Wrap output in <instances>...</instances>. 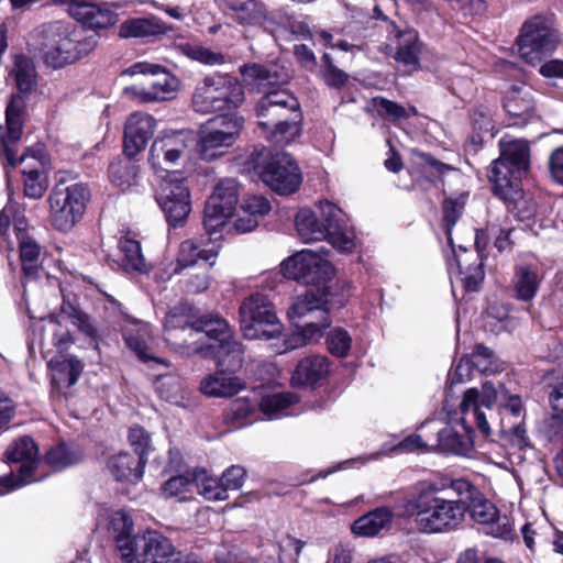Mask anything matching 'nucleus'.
<instances>
[{
  "label": "nucleus",
  "mask_w": 563,
  "mask_h": 563,
  "mask_svg": "<svg viewBox=\"0 0 563 563\" xmlns=\"http://www.w3.org/2000/svg\"><path fill=\"white\" fill-rule=\"evenodd\" d=\"M136 544V563H176L181 555L172 541L157 531H147Z\"/></svg>",
  "instance_id": "393cba45"
},
{
  "label": "nucleus",
  "mask_w": 563,
  "mask_h": 563,
  "mask_svg": "<svg viewBox=\"0 0 563 563\" xmlns=\"http://www.w3.org/2000/svg\"><path fill=\"white\" fill-rule=\"evenodd\" d=\"M241 13L234 15V20L240 24L258 25L262 22L263 11L254 0H249L239 7Z\"/></svg>",
  "instance_id": "bf43d9fd"
},
{
  "label": "nucleus",
  "mask_w": 563,
  "mask_h": 563,
  "mask_svg": "<svg viewBox=\"0 0 563 563\" xmlns=\"http://www.w3.org/2000/svg\"><path fill=\"white\" fill-rule=\"evenodd\" d=\"M119 250L122 254L120 266L125 272L146 273L148 265L142 254L139 241L129 236H122L119 241Z\"/></svg>",
  "instance_id": "58836bf2"
},
{
  "label": "nucleus",
  "mask_w": 563,
  "mask_h": 563,
  "mask_svg": "<svg viewBox=\"0 0 563 563\" xmlns=\"http://www.w3.org/2000/svg\"><path fill=\"white\" fill-rule=\"evenodd\" d=\"M168 30L162 20L151 15L122 22L119 27V35L122 38H150L166 34Z\"/></svg>",
  "instance_id": "473e14b6"
},
{
  "label": "nucleus",
  "mask_w": 563,
  "mask_h": 563,
  "mask_svg": "<svg viewBox=\"0 0 563 563\" xmlns=\"http://www.w3.org/2000/svg\"><path fill=\"white\" fill-rule=\"evenodd\" d=\"M299 397L290 391L274 393L262 397L260 402L261 411L267 416L268 419H279L286 416L296 415L292 409Z\"/></svg>",
  "instance_id": "e433bc0d"
},
{
  "label": "nucleus",
  "mask_w": 563,
  "mask_h": 563,
  "mask_svg": "<svg viewBox=\"0 0 563 563\" xmlns=\"http://www.w3.org/2000/svg\"><path fill=\"white\" fill-rule=\"evenodd\" d=\"M262 135L275 145L292 142L300 134L302 114L298 99L286 89L266 92L256 103Z\"/></svg>",
  "instance_id": "39448f33"
},
{
  "label": "nucleus",
  "mask_w": 563,
  "mask_h": 563,
  "mask_svg": "<svg viewBox=\"0 0 563 563\" xmlns=\"http://www.w3.org/2000/svg\"><path fill=\"white\" fill-rule=\"evenodd\" d=\"M10 75L14 78L20 92L30 93L36 88L37 73L31 58L24 55L14 56Z\"/></svg>",
  "instance_id": "ea45409f"
},
{
  "label": "nucleus",
  "mask_w": 563,
  "mask_h": 563,
  "mask_svg": "<svg viewBox=\"0 0 563 563\" xmlns=\"http://www.w3.org/2000/svg\"><path fill=\"white\" fill-rule=\"evenodd\" d=\"M506 112L514 118L522 119L527 122L533 111V101L522 89L514 88L504 100Z\"/></svg>",
  "instance_id": "a19ab883"
},
{
  "label": "nucleus",
  "mask_w": 563,
  "mask_h": 563,
  "mask_svg": "<svg viewBox=\"0 0 563 563\" xmlns=\"http://www.w3.org/2000/svg\"><path fill=\"white\" fill-rule=\"evenodd\" d=\"M219 246L212 244L211 247H205L203 241L186 240L180 243L176 263L170 262L168 267L156 272L155 276L162 282L168 280L173 275L180 273L184 268L197 264L199 260L214 264L218 256Z\"/></svg>",
  "instance_id": "5701e85b"
},
{
  "label": "nucleus",
  "mask_w": 563,
  "mask_h": 563,
  "mask_svg": "<svg viewBox=\"0 0 563 563\" xmlns=\"http://www.w3.org/2000/svg\"><path fill=\"white\" fill-rule=\"evenodd\" d=\"M36 36L41 58L54 69L79 60L95 47L92 37L85 36L71 24L62 21L43 24Z\"/></svg>",
  "instance_id": "0eeeda50"
},
{
  "label": "nucleus",
  "mask_w": 563,
  "mask_h": 563,
  "mask_svg": "<svg viewBox=\"0 0 563 563\" xmlns=\"http://www.w3.org/2000/svg\"><path fill=\"white\" fill-rule=\"evenodd\" d=\"M24 194L32 199H40L45 194L48 184L46 176L37 169L23 170Z\"/></svg>",
  "instance_id": "603ef678"
},
{
  "label": "nucleus",
  "mask_w": 563,
  "mask_h": 563,
  "mask_svg": "<svg viewBox=\"0 0 563 563\" xmlns=\"http://www.w3.org/2000/svg\"><path fill=\"white\" fill-rule=\"evenodd\" d=\"M129 442L134 449L141 463L147 462V455L152 450V440L150 433L142 427L135 426L130 428Z\"/></svg>",
  "instance_id": "3c124183"
},
{
  "label": "nucleus",
  "mask_w": 563,
  "mask_h": 563,
  "mask_svg": "<svg viewBox=\"0 0 563 563\" xmlns=\"http://www.w3.org/2000/svg\"><path fill=\"white\" fill-rule=\"evenodd\" d=\"M396 38L395 59L407 73H412L419 68L421 43L418 32L413 29L398 30L394 27Z\"/></svg>",
  "instance_id": "cd10ccee"
},
{
  "label": "nucleus",
  "mask_w": 563,
  "mask_h": 563,
  "mask_svg": "<svg viewBox=\"0 0 563 563\" xmlns=\"http://www.w3.org/2000/svg\"><path fill=\"white\" fill-rule=\"evenodd\" d=\"M438 444L442 451L457 455H466L471 449L470 438L460 435L451 427H445L439 431Z\"/></svg>",
  "instance_id": "c03bdc74"
},
{
  "label": "nucleus",
  "mask_w": 563,
  "mask_h": 563,
  "mask_svg": "<svg viewBox=\"0 0 563 563\" xmlns=\"http://www.w3.org/2000/svg\"><path fill=\"white\" fill-rule=\"evenodd\" d=\"M190 484L191 481L187 476L178 475L166 481L162 490L166 497H176L185 492Z\"/></svg>",
  "instance_id": "338daca9"
},
{
  "label": "nucleus",
  "mask_w": 563,
  "mask_h": 563,
  "mask_svg": "<svg viewBox=\"0 0 563 563\" xmlns=\"http://www.w3.org/2000/svg\"><path fill=\"white\" fill-rule=\"evenodd\" d=\"M426 449L427 443L422 441L421 437L412 434L396 444L384 443L380 451L373 454L367 460H376L379 455L390 452H423Z\"/></svg>",
  "instance_id": "8fccbe9b"
},
{
  "label": "nucleus",
  "mask_w": 563,
  "mask_h": 563,
  "mask_svg": "<svg viewBox=\"0 0 563 563\" xmlns=\"http://www.w3.org/2000/svg\"><path fill=\"white\" fill-rule=\"evenodd\" d=\"M239 201V185L232 178L222 179L208 199L203 212V227L209 240L218 241L220 230L233 216Z\"/></svg>",
  "instance_id": "aec40b11"
},
{
  "label": "nucleus",
  "mask_w": 563,
  "mask_h": 563,
  "mask_svg": "<svg viewBox=\"0 0 563 563\" xmlns=\"http://www.w3.org/2000/svg\"><path fill=\"white\" fill-rule=\"evenodd\" d=\"M64 317H67L71 324L89 338L95 343V347H97L98 330L87 313L69 306L68 309L62 308V318Z\"/></svg>",
  "instance_id": "de8ad7c7"
},
{
  "label": "nucleus",
  "mask_w": 563,
  "mask_h": 563,
  "mask_svg": "<svg viewBox=\"0 0 563 563\" xmlns=\"http://www.w3.org/2000/svg\"><path fill=\"white\" fill-rule=\"evenodd\" d=\"M471 367L486 375L497 373L501 368L494 352L483 344H476L470 356L461 358L456 366V374L463 376V371L467 372Z\"/></svg>",
  "instance_id": "72a5a7b5"
},
{
  "label": "nucleus",
  "mask_w": 563,
  "mask_h": 563,
  "mask_svg": "<svg viewBox=\"0 0 563 563\" xmlns=\"http://www.w3.org/2000/svg\"><path fill=\"white\" fill-rule=\"evenodd\" d=\"M45 327L53 332V344L59 350H67L74 342L70 332L60 327V321L55 316L45 319Z\"/></svg>",
  "instance_id": "13d9d810"
},
{
  "label": "nucleus",
  "mask_w": 563,
  "mask_h": 563,
  "mask_svg": "<svg viewBox=\"0 0 563 563\" xmlns=\"http://www.w3.org/2000/svg\"><path fill=\"white\" fill-rule=\"evenodd\" d=\"M128 73L131 75H152L144 82L124 89V95L140 103L167 100L178 87V80L159 65L140 62L133 64Z\"/></svg>",
  "instance_id": "a211bd4d"
},
{
  "label": "nucleus",
  "mask_w": 563,
  "mask_h": 563,
  "mask_svg": "<svg viewBox=\"0 0 563 563\" xmlns=\"http://www.w3.org/2000/svg\"><path fill=\"white\" fill-rule=\"evenodd\" d=\"M330 373V362L324 355H309L297 364L291 385L313 387L323 382Z\"/></svg>",
  "instance_id": "bb28decb"
},
{
  "label": "nucleus",
  "mask_w": 563,
  "mask_h": 563,
  "mask_svg": "<svg viewBox=\"0 0 563 563\" xmlns=\"http://www.w3.org/2000/svg\"><path fill=\"white\" fill-rule=\"evenodd\" d=\"M230 417L235 421H242L250 418L256 408V404L246 398H238L230 404Z\"/></svg>",
  "instance_id": "e2e57ef3"
},
{
  "label": "nucleus",
  "mask_w": 563,
  "mask_h": 563,
  "mask_svg": "<svg viewBox=\"0 0 563 563\" xmlns=\"http://www.w3.org/2000/svg\"><path fill=\"white\" fill-rule=\"evenodd\" d=\"M244 89L229 75L214 74L199 81L191 97L192 109L201 114L232 112L244 102Z\"/></svg>",
  "instance_id": "f8f14e48"
},
{
  "label": "nucleus",
  "mask_w": 563,
  "mask_h": 563,
  "mask_svg": "<svg viewBox=\"0 0 563 563\" xmlns=\"http://www.w3.org/2000/svg\"><path fill=\"white\" fill-rule=\"evenodd\" d=\"M560 42L561 34L553 18L543 14L526 20L517 38L520 56L531 65H537L551 55Z\"/></svg>",
  "instance_id": "dca6fc26"
},
{
  "label": "nucleus",
  "mask_w": 563,
  "mask_h": 563,
  "mask_svg": "<svg viewBox=\"0 0 563 563\" xmlns=\"http://www.w3.org/2000/svg\"><path fill=\"white\" fill-rule=\"evenodd\" d=\"M461 421L467 433L476 427L484 437L494 430H505L506 416L516 421L522 420V401L518 395H511L504 385L498 387L485 382L482 388H468L460 404Z\"/></svg>",
  "instance_id": "f03ea898"
},
{
  "label": "nucleus",
  "mask_w": 563,
  "mask_h": 563,
  "mask_svg": "<svg viewBox=\"0 0 563 563\" xmlns=\"http://www.w3.org/2000/svg\"><path fill=\"white\" fill-rule=\"evenodd\" d=\"M539 276L530 266H519L515 274V289L521 300H531L539 288Z\"/></svg>",
  "instance_id": "79ce46f5"
},
{
  "label": "nucleus",
  "mask_w": 563,
  "mask_h": 563,
  "mask_svg": "<svg viewBox=\"0 0 563 563\" xmlns=\"http://www.w3.org/2000/svg\"><path fill=\"white\" fill-rule=\"evenodd\" d=\"M90 198L85 183L56 184L47 198L51 225L58 232H70L84 218Z\"/></svg>",
  "instance_id": "ddd939ff"
},
{
  "label": "nucleus",
  "mask_w": 563,
  "mask_h": 563,
  "mask_svg": "<svg viewBox=\"0 0 563 563\" xmlns=\"http://www.w3.org/2000/svg\"><path fill=\"white\" fill-rule=\"evenodd\" d=\"M500 156L495 159L489 170L493 191L508 206L512 205L520 220L529 219L536 211L529 205L520 189V178L529 167V145L523 140H500Z\"/></svg>",
  "instance_id": "7ed1b4c3"
},
{
  "label": "nucleus",
  "mask_w": 563,
  "mask_h": 563,
  "mask_svg": "<svg viewBox=\"0 0 563 563\" xmlns=\"http://www.w3.org/2000/svg\"><path fill=\"white\" fill-rule=\"evenodd\" d=\"M321 220L313 211L300 209L295 218L296 230L302 242L309 243L327 239L341 252H350L355 246L354 231L347 228L343 211L334 203L320 201Z\"/></svg>",
  "instance_id": "1a4fd4ad"
},
{
  "label": "nucleus",
  "mask_w": 563,
  "mask_h": 563,
  "mask_svg": "<svg viewBox=\"0 0 563 563\" xmlns=\"http://www.w3.org/2000/svg\"><path fill=\"white\" fill-rule=\"evenodd\" d=\"M195 354L212 357L218 369L200 382V390L209 397H232L245 388V383L235 375L243 364V347L234 340L232 331L229 338H217L216 342L194 347Z\"/></svg>",
  "instance_id": "20e7f679"
},
{
  "label": "nucleus",
  "mask_w": 563,
  "mask_h": 563,
  "mask_svg": "<svg viewBox=\"0 0 563 563\" xmlns=\"http://www.w3.org/2000/svg\"><path fill=\"white\" fill-rule=\"evenodd\" d=\"M108 172L111 183L123 190L136 186L141 178L140 165L129 156L111 162Z\"/></svg>",
  "instance_id": "4c0bfd02"
},
{
  "label": "nucleus",
  "mask_w": 563,
  "mask_h": 563,
  "mask_svg": "<svg viewBox=\"0 0 563 563\" xmlns=\"http://www.w3.org/2000/svg\"><path fill=\"white\" fill-rule=\"evenodd\" d=\"M393 520V512L387 507H378L356 519L352 525V532L358 537H374Z\"/></svg>",
  "instance_id": "f704fd0d"
},
{
  "label": "nucleus",
  "mask_w": 563,
  "mask_h": 563,
  "mask_svg": "<svg viewBox=\"0 0 563 563\" xmlns=\"http://www.w3.org/2000/svg\"><path fill=\"white\" fill-rule=\"evenodd\" d=\"M450 487L460 497L456 501H462L464 505H467L475 498H478L479 490L467 479H453Z\"/></svg>",
  "instance_id": "680f3d73"
},
{
  "label": "nucleus",
  "mask_w": 563,
  "mask_h": 563,
  "mask_svg": "<svg viewBox=\"0 0 563 563\" xmlns=\"http://www.w3.org/2000/svg\"><path fill=\"white\" fill-rule=\"evenodd\" d=\"M156 129V120L144 112L132 113L124 125V153L134 157L142 152L153 137Z\"/></svg>",
  "instance_id": "a878e982"
},
{
  "label": "nucleus",
  "mask_w": 563,
  "mask_h": 563,
  "mask_svg": "<svg viewBox=\"0 0 563 563\" xmlns=\"http://www.w3.org/2000/svg\"><path fill=\"white\" fill-rule=\"evenodd\" d=\"M329 250L324 246L316 250H302L282 262L285 277L310 286L319 292L322 288L330 295L329 283L333 276V266L328 261Z\"/></svg>",
  "instance_id": "2eb2a0df"
},
{
  "label": "nucleus",
  "mask_w": 563,
  "mask_h": 563,
  "mask_svg": "<svg viewBox=\"0 0 563 563\" xmlns=\"http://www.w3.org/2000/svg\"><path fill=\"white\" fill-rule=\"evenodd\" d=\"M262 180L279 195L295 192L301 184V173L295 159L285 152L271 155L263 164L256 165Z\"/></svg>",
  "instance_id": "412c9836"
},
{
  "label": "nucleus",
  "mask_w": 563,
  "mask_h": 563,
  "mask_svg": "<svg viewBox=\"0 0 563 563\" xmlns=\"http://www.w3.org/2000/svg\"><path fill=\"white\" fill-rule=\"evenodd\" d=\"M125 345L140 361L152 360L148 353L150 343L153 339L151 325L140 320H126L122 328Z\"/></svg>",
  "instance_id": "c756f323"
},
{
  "label": "nucleus",
  "mask_w": 563,
  "mask_h": 563,
  "mask_svg": "<svg viewBox=\"0 0 563 563\" xmlns=\"http://www.w3.org/2000/svg\"><path fill=\"white\" fill-rule=\"evenodd\" d=\"M230 327L225 319L219 316H208L194 320L192 309L180 303L172 308L164 322L165 341L184 353H194V347L206 345L203 339L216 342L217 338H229Z\"/></svg>",
  "instance_id": "423d86ee"
},
{
  "label": "nucleus",
  "mask_w": 563,
  "mask_h": 563,
  "mask_svg": "<svg viewBox=\"0 0 563 563\" xmlns=\"http://www.w3.org/2000/svg\"><path fill=\"white\" fill-rule=\"evenodd\" d=\"M196 140L191 132L174 131L155 139L148 164L154 173L155 199L170 225L183 223L190 212V194L186 178L178 172H169L188 158Z\"/></svg>",
  "instance_id": "f257e3e1"
},
{
  "label": "nucleus",
  "mask_w": 563,
  "mask_h": 563,
  "mask_svg": "<svg viewBox=\"0 0 563 563\" xmlns=\"http://www.w3.org/2000/svg\"><path fill=\"white\" fill-rule=\"evenodd\" d=\"M145 464L129 452H119L109 457L107 468L115 481L135 483L142 478Z\"/></svg>",
  "instance_id": "2f4dec72"
},
{
  "label": "nucleus",
  "mask_w": 563,
  "mask_h": 563,
  "mask_svg": "<svg viewBox=\"0 0 563 563\" xmlns=\"http://www.w3.org/2000/svg\"><path fill=\"white\" fill-rule=\"evenodd\" d=\"M24 95L25 93L20 91L18 93H13L5 108L7 130L2 137V144L5 158L11 166L22 164L26 158V154H22L18 157L12 147V145L21 139L23 132V121L26 109V99Z\"/></svg>",
  "instance_id": "4be33fe9"
},
{
  "label": "nucleus",
  "mask_w": 563,
  "mask_h": 563,
  "mask_svg": "<svg viewBox=\"0 0 563 563\" xmlns=\"http://www.w3.org/2000/svg\"><path fill=\"white\" fill-rule=\"evenodd\" d=\"M110 527L115 534L132 533L133 520L124 510H118L112 514Z\"/></svg>",
  "instance_id": "69168bd1"
},
{
  "label": "nucleus",
  "mask_w": 563,
  "mask_h": 563,
  "mask_svg": "<svg viewBox=\"0 0 563 563\" xmlns=\"http://www.w3.org/2000/svg\"><path fill=\"white\" fill-rule=\"evenodd\" d=\"M9 462L20 463L18 475L0 477V495L14 490L21 486L38 482L42 475H36L40 463L38 448L29 435H23L13 441L5 451Z\"/></svg>",
  "instance_id": "6ab92c4d"
},
{
  "label": "nucleus",
  "mask_w": 563,
  "mask_h": 563,
  "mask_svg": "<svg viewBox=\"0 0 563 563\" xmlns=\"http://www.w3.org/2000/svg\"><path fill=\"white\" fill-rule=\"evenodd\" d=\"M246 472L239 465H232L221 476L228 490H236L243 486Z\"/></svg>",
  "instance_id": "0e129e2a"
},
{
  "label": "nucleus",
  "mask_w": 563,
  "mask_h": 563,
  "mask_svg": "<svg viewBox=\"0 0 563 563\" xmlns=\"http://www.w3.org/2000/svg\"><path fill=\"white\" fill-rule=\"evenodd\" d=\"M241 208L245 214L257 219L269 212L271 203L263 196H250L243 200Z\"/></svg>",
  "instance_id": "052dcab7"
},
{
  "label": "nucleus",
  "mask_w": 563,
  "mask_h": 563,
  "mask_svg": "<svg viewBox=\"0 0 563 563\" xmlns=\"http://www.w3.org/2000/svg\"><path fill=\"white\" fill-rule=\"evenodd\" d=\"M464 206V196L449 198L443 202L442 228L452 253L446 256V263L452 283H454V280L461 282L465 290L476 291L485 276L483 260L478 253L470 252L462 245L459 246V254L452 239V229L461 217Z\"/></svg>",
  "instance_id": "9d476101"
},
{
  "label": "nucleus",
  "mask_w": 563,
  "mask_h": 563,
  "mask_svg": "<svg viewBox=\"0 0 563 563\" xmlns=\"http://www.w3.org/2000/svg\"><path fill=\"white\" fill-rule=\"evenodd\" d=\"M505 430H495L506 437V439L519 450H522L529 446L530 441L527 435V430L522 424V420L514 421V422H505Z\"/></svg>",
  "instance_id": "5fc2aeb1"
},
{
  "label": "nucleus",
  "mask_w": 563,
  "mask_h": 563,
  "mask_svg": "<svg viewBox=\"0 0 563 563\" xmlns=\"http://www.w3.org/2000/svg\"><path fill=\"white\" fill-rule=\"evenodd\" d=\"M139 537H133L132 533H123V534H115V545L118 551L121 554V558L128 562L132 563L133 561L137 562V552H139V545L136 544L139 542Z\"/></svg>",
  "instance_id": "4d7b16f0"
},
{
  "label": "nucleus",
  "mask_w": 563,
  "mask_h": 563,
  "mask_svg": "<svg viewBox=\"0 0 563 563\" xmlns=\"http://www.w3.org/2000/svg\"><path fill=\"white\" fill-rule=\"evenodd\" d=\"M328 297L329 295H325V290L322 288L319 289V292L314 289H307L302 295L296 297L287 316L300 331L297 335L283 339V347L276 349V353H285L301 344L317 341L323 335L324 330L331 324Z\"/></svg>",
  "instance_id": "6e6552de"
},
{
  "label": "nucleus",
  "mask_w": 563,
  "mask_h": 563,
  "mask_svg": "<svg viewBox=\"0 0 563 563\" xmlns=\"http://www.w3.org/2000/svg\"><path fill=\"white\" fill-rule=\"evenodd\" d=\"M198 487L199 493L208 500H225L229 497L228 489L225 485H223L222 478L205 477L200 479Z\"/></svg>",
  "instance_id": "6e6d98bb"
},
{
  "label": "nucleus",
  "mask_w": 563,
  "mask_h": 563,
  "mask_svg": "<svg viewBox=\"0 0 563 563\" xmlns=\"http://www.w3.org/2000/svg\"><path fill=\"white\" fill-rule=\"evenodd\" d=\"M81 457L82 452L78 448L59 443L46 453L45 461L52 467L62 470L76 464Z\"/></svg>",
  "instance_id": "37998d69"
},
{
  "label": "nucleus",
  "mask_w": 563,
  "mask_h": 563,
  "mask_svg": "<svg viewBox=\"0 0 563 563\" xmlns=\"http://www.w3.org/2000/svg\"><path fill=\"white\" fill-rule=\"evenodd\" d=\"M266 32L272 34L276 42L280 40H288L289 27L292 29L291 33H301L303 37H311V32L303 23L291 24L288 16L282 13L266 14L263 12L262 22L258 23Z\"/></svg>",
  "instance_id": "c9c22d12"
},
{
  "label": "nucleus",
  "mask_w": 563,
  "mask_h": 563,
  "mask_svg": "<svg viewBox=\"0 0 563 563\" xmlns=\"http://www.w3.org/2000/svg\"><path fill=\"white\" fill-rule=\"evenodd\" d=\"M466 505L422 492L409 501L408 512L423 533H440L456 529L464 520Z\"/></svg>",
  "instance_id": "9b49d317"
},
{
  "label": "nucleus",
  "mask_w": 563,
  "mask_h": 563,
  "mask_svg": "<svg viewBox=\"0 0 563 563\" xmlns=\"http://www.w3.org/2000/svg\"><path fill=\"white\" fill-rule=\"evenodd\" d=\"M243 126L244 119L238 114H223L202 126L197 141L200 157L211 162L222 156L236 142Z\"/></svg>",
  "instance_id": "f3484780"
},
{
  "label": "nucleus",
  "mask_w": 563,
  "mask_h": 563,
  "mask_svg": "<svg viewBox=\"0 0 563 563\" xmlns=\"http://www.w3.org/2000/svg\"><path fill=\"white\" fill-rule=\"evenodd\" d=\"M466 507V511H470L473 520L481 525L493 523L498 515L497 508L490 501L483 498L481 493L478 498L472 500Z\"/></svg>",
  "instance_id": "09e8293b"
},
{
  "label": "nucleus",
  "mask_w": 563,
  "mask_h": 563,
  "mask_svg": "<svg viewBox=\"0 0 563 563\" xmlns=\"http://www.w3.org/2000/svg\"><path fill=\"white\" fill-rule=\"evenodd\" d=\"M240 327L247 340H274L283 334V323L277 317L275 307L264 294H252L246 297L239 309Z\"/></svg>",
  "instance_id": "4468645a"
},
{
  "label": "nucleus",
  "mask_w": 563,
  "mask_h": 563,
  "mask_svg": "<svg viewBox=\"0 0 563 563\" xmlns=\"http://www.w3.org/2000/svg\"><path fill=\"white\" fill-rule=\"evenodd\" d=\"M549 170L551 177L563 185V147L554 150L549 159Z\"/></svg>",
  "instance_id": "774afa93"
},
{
  "label": "nucleus",
  "mask_w": 563,
  "mask_h": 563,
  "mask_svg": "<svg viewBox=\"0 0 563 563\" xmlns=\"http://www.w3.org/2000/svg\"><path fill=\"white\" fill-rule=\"evenodd\" d=\"M13 230L19 244L23 274L29 280L37 279L43 272L41 265L42 246L33 232L27 229V222L24 219L18 220Z\"/></svg>",
  "instance_id": "b1692460"
},
{
  "label": "nucleus",
  "mask_w": 563,
  "mask_h": 563,
  "mask_svg": "<svg viewBox=\"0 0 563 563\" xmlns=\"http://www.w3.org/2000/svg\"><path fill=\"white\" fill-rule=\"evenodd\" d=\"M327 344L331 354L344 357L351 349L352 338L346 330L334 328L327 336Z\"/></svg>",
  "instance_id": "864d4df0"
},
{
  "label": "nucleus",
  "mask_w": 563,
  "mask_h": 563,
  "mask_svg": "<svg viewBox=\"0 0 563 563\" xmlns=\"http://www.w3.org/2000/svg\"><path fill=\"white\" fill-rule=\"evenodd\" d=\"M48 365L52 385L58 391H65L75 385L82 372V364L75 356H57Z\"/></svg>",
  "instance_id": "7c9ffc66"
},
{
  "label": "nucleus",
  "mask_w": 563,
  "mask_h": 563,
  "mask_svg": "<svg viewBox=\"0 0 563 563\" xmlns=\"http://www.w3.org/2000/svg\"><path fill=\"white\" fill-rule=\"evenodd\" d=\"M68 12L75 20L88 27H107L114 24L117 20V14L113 11L82 0H70Z\"/></svg>",
  "instance_id": "c85d7f7f"
},
{
  "label": "nucleus",
  "mask_w": 563,
  "mask_h": 563,
  "mask_svg": "<svg viewBox=\"0 0 563 563\" xmlns=\"http://www.w3.org/2000/svg\"><path fill=\"white\" fill-rule=\"evenodd\" d=\"M373 107L379 117L393 122L399 121L401 119H407L410 115H415L417 113L416 108L410 107L409 109H406L405 107L394 101H390L384 97L374 98Z\"/></svg>",
  "instance_id": "a18cd8bd"
},
{
  "label": "nucleus",
  "mask_w": 563,
  "mask_h": 563,
  "mask_svg": "<svg viewBox=\"0 0 563 563\" xmlns=\"http://www.w3.org/2000/svg\"><path fill=\"white\" fill-rule=\"evenodd\" d=\"M154 386L158 396L168 402L179 404L183 399L181 382L176 375H161L156 378Z\"/></svg>",
  "instance_id": "49530a36"
}]
</instances>
